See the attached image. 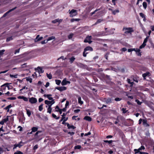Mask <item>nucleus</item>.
Returning a JSON list of instances; mask_svg holds the SVG:
<instances>
[{"mask_svg":"<svg viewBox=\"0 0 154 154\" xmlns=\"http://www.w3.org/2000/svg\"><path fill=\"white\" fill-rule=\"evenodd\" d=\"M17 74H16V75H11V74H10V77H11V78H17Z\"/></svg>","mask_w":154,"mask_h":154,"instance_id":"34","label":"nucleus"},{"mask_svg":"<svg viewBox=\"0 0 154 154\" xmlns=\"http://www.w3.org/2000/svg\"><path fill=\"white\" fill-rule=\"evenodd\" d=\"M123 31H125V34L130 33L131 34L132 32H134V30L131 27H123Z\"/></svg>","mask_w":154,"mask_h":154,"instance_id":"1","label":"nucleus"},{"mask_svg":"<svg viewBox=\"0 0 154 154\" xmlns=\"http://www.w3.org/2000/svg\"><path fill=\"white\" fill-rule=\"evenodd\" d=\"M81 148V146L80 145H77L76 146H75L74 147V149H80Z\"/></svg>","mask_w":154,"mask_h":154,"instance_id":"32","label":"nucleus"},{"mask_svg":"<svg viewBox=\"0 0 154 154\" xmlns=\"http://www.w3.org/2000/svg\"><path fill=\"white\" fill-rule=\"evenodd\" d=\"M139 14L140 16L142 18H143L145 17L144 14L142 13H140Z\"/></svg>","mask_w":154,"mask_h":154,"instance_id":"53","label":"nucleus"},{"mask_svg":"<svg viewBox=\"0 0 154 154\" xmlns=\"http://www.w3.org/2000/svg\"><path fill=\"white\" fill-rule=\"evenodd\" d=\"M14 154H23V153L19 151H17L14 153Z\"/></svg>","mask_w":154,"mask_h":154,"instance_id":"44","label":"nucleus"},{"mask_svg":"<svg viewBox=\"0 0 154 154\" xmlns=\"http://www.w3.org/2000/svg\"><path fill=\"white\" fill-rule=\"evenodd\" d=\"M91 133L90 132H89L88 133H85L84 134V135H85V136H87L88 135H91Z\"/></svg>","mask_w":154,"mask_h":154,"instance_id":"63","label":"nucleus"},{"mask_svg":"<svg viewBox=\"0 0 154 154\" xmlns=\"http://www.w3.org/2000/svg\"><path fill=\"white\" fill-rule=\"evenodd\" d=\"M26 113L29 117H30L31 115V112L29 109H26Z\"/></svg>","mask_w":154,"mask_h":154,"instance_id":"22","label":"nucleus"},{"mask_svg":"<svg viewBox=\"0 0 154 154\" xmlns=\"http://www.w3.org/2000/svg\"><path fill=\"white\" fill-rule=\"evenodd\" d=\"M134 151L135 152V154H136L139 152L140 153V152H141L139 150H138V149H134Z\"/></svg>","mask_w":154,"mask_h":154,"instance_id":"46","label":"nucleus"},{"mask_svg":"<svg viewBox=\"0 0 154 154\" xmlns=\"http://www.w3.org/2000/svg\"><path fill=\"white\" fill-rule=\"evenodd\" d=\"M38 148V145H35L33 148V149H34V150H35L36 149H37Z\"/></svg>","mask_w":154,"mask_h":154,"instance_id":"61","label":"nucleus"},{"mask_svg":"<svg viewBox=\"0 0 154 154\" xmlns=\"http://www.w3.org/2000/svg\"><path fill=\"white\" fill-rule=\"evenodd\" d=\"M45 104L48 105V106H49L51 104V102L50 101H48L47 100H45Z\"/></svg>","mask_w":154,"mask_h":154,"instance_id":"19","label":"nucleus"},{"mask_svg":"<svg viewBox=\"0 0 154 154\" xmlns=\"http://www.w3.org/2000/svg\"><path fill=\"white\" fill-rule=\"evenodd\" d=\"M70 17H73L74 16L76 15L77 14V11L74 9H72L70 12Z\"/></svg>","mask_w":154,"mask_h":154,"instance_id":"2","label":"nucleus"},{"mask_svg":"<svg viewBox=\"0 0 154 154\" xmlns=\"http://www.w3.org/2000/svg\"><path fill=\"white\" fill-rule=\"evenodd\" d=\"M119 10L118 9L116 10H113L112 12V14L113 15H115L116 13H118L119 12Z\"/></svg>","mask_w":154,"mask_h":154,"instance_id":"25","label":"nucleus"},{"mask_svg":"<svg viewBox=\"0 0 154 154\" xmlns=\"http://www.w3.org/2000/svg\"><path fill=\"white\" fill-rule=\"evenodd\" d=\"M43 104H42L39 106L38 109L39 111H41L43 110Z\"/></svg>","mask_w":154,"mask_h":154,"instance_id":"27","label":"nucleus"},{"mask_svg":"<svg viewBox=\"0 0 154 154\" xmlns=\"http://www.w3.org/2000/svg\"><path fill=\"white\" fill-rule=\"evenodd\" d=\"M55 38L54 36H51V37H49L48 39H47V40L48 41H48H50V40H53V39H54L55 40Z\"/></svg>","mask_w":154,"mask_h":154,"instance_id":"21","label":"nucleus"},{"mask_svg":"<svg viewBox=\"0 0 154 154\" xmlns=\"http://www.w3.org/2000/svg\"><path fill=\"white\" fill-rule=\"evenodd\" d=\"M80 110L79 109H75L74 110V112L75 113H78L79 112Z\"/></svg>","mask_w":154,"mask_h":154,"instance_id":"64","label":"nucleus"},{"mask_svg":"<svg viewBox=\"0 0 154 154\" xmlns=\"http://www.w3.org/2000/svg\"><path fill=\"white\" fill-rule=\"evenodd\" d=\"M62 19H57L54 20L52 21V23H55L57 22H60L62 21Z\"/></svg>","mask_w":154,"mask_h":154,"instance_id":"10","label":"nucleus"},{"mask_svg":"<svg viewBox=\"0 0 154 154\" xmlns=\"http://www.w3.org/2000/svg\"><path fill=\"white\" fill-rule=\"evenodd\" d=\"M78 103L80 104H82L83 103V101L81 100V98L80 97H79L78 98Z\"/></svg>","mask_w":154,"mask_h":154,"instance_id":"20","label":"nucleus"},{"mask_svg":"<svg viewBox=\"0 0 154 154\" xmlns=\"http://www.w3.org/2000/svg\"><path fill=\"white\" fill-rule=\"evenodd\" d=\"M26 79L27 81H29L30 83H31L32 82V79L30 77H26Z\"/></svg>","mask_w":154,"mask_h":154,"instance_id":"23","label":"nucleus"},{"mask_svg":"<svg viewBox=\"0 0 154 154\" xmlns=\"http://www.w3.org/2000/svg\"><path fill=\"white\" fill-rule=\"evenodd\" d=\"M16 99V98L15 97H9L8 98V100H14Z\"/></svg>","mask_w":154,"mask_h":154,"instance_id":"52","label":"nucleus"},{"mask_svg":"<svg viewBox=\"0 0 154 154\" xmlns=\"http://www.w3.org/2000/svg\"><path fill=\"white\" fill-rule=\"evenodd\" d=\"M122 111H123V113H126L127 111V110H126V108H122Z\"/></svg>","mask_w":154,"mask_h":154,"instance_id":"50","label":"nucleus"},{"mask_svg":"<svg viewBox=\"0 0 154 154\" xmlns=\"http://www.w3.org/2000/svg\"><path fill=\"white\" fill-rule=\"evenodd\" d=\"M143 124L145 127H149V125L147 123V121L146 119L143 120Z\"/></svg>","mask_w":154,"mask_h":154,"instance_id":"9","label":"nucleus"},{"mask_svg":"<svg viewBox=\"0 0 154 154\" xmlns=\"http://www.w3.org/2000/svg\"><path fill=\"white\" fill-rule=\"evenodd\" d=\"M143 5L145 9H146L147 7V4L146 2H144L143 3Z\"/></svg>","mask_w":154,"mask_h":154,"instance_id":"37","label":"nucleus"},{"mask_svg":"<svg viewBox=\"0 0 154 154\" xmlns=\"http://www.w3.org/2000/svg\"><path fill=\"white\" fill-rule=\"evenodd\" d=\"M99 10V9H97L95 11H94V12L91 13H90L91 15L92 16L96 12H97V11H98Z\"/></svg>","mask_w":154,"mask_h":154,"instance_id":"49","label":"nucleus"},{"mask_svg":"<svg viewBox=\"0 0 154 154\" xmlns=\"http://www.w3.org/2000/svg\"><path fill=\"white\" fill-rule=\"evenodd\" d=\"M35 69L36 71H38L39 74L43 73L44 72V71L43 70L42 68L40 66H38L37 68H35Z\"/></svg>","mask_w":154,"mask_h":154,"instance_id":"5","label":"nucleus"},{"mask_svg":"<svg viewBox=\"0 0 154 154\" xmlns=\"http://www.w3.org/2000/svg\"><path fill=\"white\" fill-rule=\"evenodd\" d=\"M149 36H147L146 37V38L144 39L143 43L145 44H146V43L147 42V41H148V39L149 38Z\"/></svg>","mask_w":154,"mask_h":154,"instance_id":"30","label":"nucleus"},{"mask_svg":"<svg viewBox=\"0 0 154 154\" xmlns=\"http://www.w3.org/2000/svg\"><path fill=\"white\" fill-rule=\"evenodd\" d=\"M23 99L24 101H27L28 100V98L24 96H23Z\"/></svg>","mask_w":154,"mask_h":154,"instance_id":"56","label":"nucleus"},{"mask_svg":"<svg viewBox=\"0 0 154 154\" xmlns=\"http://www.w3.org/2000/svg\"><path fill=\"white\" fill-rule=\"evenodd\" d=\"M52 117L54 118L55 119H58L59 118H60V117H57V116H56V115H55L54 114V113H53L52 114Z\"/></svg>","mask_w":154,"mask_h":154,"instance_id":"39","label":"nucleus"},{"mask_svg":"<svg viewBox=\"0 0 154 154\" xmlns=\"http://www.w3.org/2000/svg\"><path fill=\"white\" fill-rule=\"evenodd\" d=\"M75 59V58L74 57H72L70 59V62L71 63H72Z\"/></svg>","mask_w":154,"mask_h":154,"instance_id":"28","label":"nucleus"},{"mask_svg":"<svg viewBox=\"0 0 154 154\" xmlns=\"http://www.w3.org/2000/svg\"><path fill=\"white\" fill-rule=\"evenodd\" d=\"M55 88L61 91L64 90H65L66 89V87L64 86H62L60 87H56Z\"/></svg>","mask_w":154,"mask_h":154,"instance_id":"7","label":"nucleus"},{"mask_svg":"<svg viewBox=\"0 0 154 154\" xmlns=\"http://www.w3.org/2000/svg\"><path fill=\"white\" fill-rule=\"evenodd\" d=\"M69 102L68 101H66V103L65 104V107L66 108L67 106H68L69 105Z\"/></svg>","mask_w":154,"mask_h":154,"instance_id":"60","label":"nucleus"},{"mask_svg":"<svg viewBox=\"0 0 154 154\" xmlns=\"http://www.w3.org/2000/svg\"><path fill=\"white\" fill-rule=\"evenodd\" d=\"M103 19H98L97 21L96 22V23H95V25H96L97 24V23H100V22H101L102 21H103Z\"/></svg>","mask_w":154,"mask_h":154,"instance_id":"24","label":"nucleus"},{"mask_svg":"<svg viewBox=\"0 0 154 154\" xmlns=\"http://www.w3.org/2000/svg\"><path fill=\"white\" fill-rule=\"evenodd\" d=\"M86 38L88 40H91L92 39V37L91 36H88Z\"/></svg>","mask_w":154,"mask_h":154,"instance_id":"55","label":"nucleus"},{"mask_svg":"<svg viewBox=\"0 0 154 154\" xmlns=\"http://www.w3.org/2000/svg\"><path fill=\"white\" fill-rule=\"evenodd\" d=\"M135 101L137 103V104L139 105H140L142 103V102H140L139 100H135Z\"/></svg>","mask_w":154,"mask_h":154,"instance_id":"45","label":"nucleus"},{"mask_svg":"<svg viewBox=\"0 0 154 154\" xmlns=\"http://www.w3.org/2000/svg\"><path fill=\"white\" fill-rule=\"evenodd\" d=\"M121 100V98H116L115 99V100L116 101H119Z\"/></svg>","mask_w":154,"mask_h":154,"instance_id":"57","label":"nucleus"},{"mask_svg":"<svg viewBox=\"0 0 154 154\" xmlns=\"http://www.w3.org/2000/svg\"><path fill=\"white\" fill-rule=\"evenodd\" d=\"M150 74L149 72H146L145 73H144L142 75V76L143 77V79H146V77L147 76H149V74Z\"/></svg>","mask_w":154,"mask_h":154,"instance_id":"12","label":"nucleus"},{"mask_svg":"<svg viewBox=\"0 0 154 154\" xmlns=\"http://www.w3.org/2000/svg\"><path fill=\"white\" fill-rule=\"evenodd\" d=\"M62 59L63 60H64L65 59H66V58H64V57L63 56H62L60 57L59 58H58L57 60H59L60 59Z\"/></svg>","mask_w":154,"mask_h":154,"instance_id":"54","label":"nucleus"},{"mask_svg":"<svg viewBox=\"0 0 154 154\" xmlns=\"http://www.w3.org/2000/svg\"><path fill=\"white\" fill-rule=\"evenodd\" d=\"M23 145V143L22 141H20L18 144H15L14 145V147L13 148V149H16L17 147H18L19 148L21 147V146Z\"/></svg>","mask_w":154,"mask_h":154,"instance_id":"4","label":"nucleus"},{"mask_svg":"<svg viewBox=\"0 0 154 154\" xmlns=\"http://www.w3.org/2000/svg\"><path fill=\"white\" fill-rule=\"evenodd\" d=\"M5 51V50H2L0 51V57H1V56L3 54L4 52Z\"/></svg>","mask_w":154,"mask_h":154,"instance_id":"41","label":"nucleus"},{"mask_svg":"<svg viewBox=\"0 0 154 154\" xmlns=\"http://www.w3.org/2000/svg\"><path fill=\"white\" fill-rule=\"evenodd\" d=\"M103 35V32H99L97 33V35H96V36H102Z\"/></svg>","mask_w":154,"mask_h":154,"instance_id":"26","label":"nucleus"},{"mask_svg":"<svg viewBox=\"0 0 154 154\" xmlns=\"http://www.w3.org/2000/svg\"><path fill=\"white\" fill-rule=\"evenodd\" d=\"M73 35H74V34H73V33H70V34L69 35H68V38H69V39H71V38H72V37H73Z\"/></svg>","mask_w":154,"mask_h":154,"instance_id":"31","label":"nucleus"},{"mask_svg":"<svg viewBox=\"0 0 154 154\" xmlns=\"http://www.w3.org/2000/svg\"><path fill=\"white\" fill-rule=\"evenodd\" d=\"M3 152V149L0 147V154H1Z\"/></svg>","mask_w":154,"mask_h":154,"instance_id":"62","label":"nucleus"},{"mask_svg":"<svg viewBox=\"0 0 154 154\" xmlns=\"http://www.w3.org/2000/svg\"><path fill=\"white\" fill-rule=\"evenodd\" d=\"M84 120H85L89 122H90L91 121L92 119L91 117L88 116H85L84 118Z\"/></svg>","mask_w":154,"mask_h":154,"instance_id":"14","label":"nucleus"},{"mask_svg":"<svg viewBox=\"0 0 154 154\" xmlns=\"http://www.w3.org/2000/svg\"><path fill=\"white\" fill-rule=\"evenodd\" d=\"M20 50V48H19L17 50H16L15 51L14 54H16L17 53H18L19 52Z\"/></svg>","mask_w":154,"mask_h":154,"instance_id":"58","label":"nucleus"},{"mask_svg":"<svg viewBox=\"0 0 154 154\" xmlns=\"http://www.w3.org/2000/svg\"><path fill=\"white\" fill-rule=\"evenodd\" d=\"M146 44H145L143 43L142 44L140 45V49H141V48H144L145 47V46L146 45Z\"/></svg>","mask_w":154,"mask_h":154,"instance_id":"43","label":"nucleus"},{"mask_svg":"<svg viewBox=\"0 0 154 154\" xmlns=\"http://www.w3.org/2000/svg\"><path fill=\"white\" fill-rule=\"evenodd\" d=\"M13 39V38L12 36L8 37V38H7L6 39V42H8L10 41V40H12Z\"/></svg>","mask_w":154,"mask_h":154,"instance_id":"33","label":"nucleus"},{"mask_svg":"<svg viewBox=\"0 0 154 154\" xmlns=\"http://www.w3.org/2000/svg\"><path fill=\"white\" fill-rule=\"evenodd\" d=\"M17 8V7H15L12 9H11L9 11L7 12L6 13H5L3 16L2 17H5L6 16L9 14L10 12L14 11Z\"/></svg>","mask_w":154,"mask_h":154,"instance_id":"8","label":"nucleus"},{"mask_svg":"<svg viewBox=\"0 0 154 154\" xmlns=\"http://www.w3.org/2000/svg\"><path fill=\"white\" fill-rule=\"evenodd\" d=\"M85 51H92L93 50V48L90 46H88L86 47L84 49Z\"/></svg>","mask_w":154,"mask_h":154,"instance_id":"11","label":"nucleus"},{"mask_svg":"<svg viewBox=\"0 0 154 154\" xmlns=\"http://www.w3.org/2000/svg\"><path fill=\"white\" fill-rule=\"evenodd\" d=\"M145 149V147L143 146H142L140 148H139L138 149V150L140 151L142 150H144Z\"/></svg>","mask_w":154,"mask_h":154,"instance_id":"42","label":"nucleus"},{"mask_svg":"<svg viewBox=\"0 0 154 154\" xmlns=\"http://www.w3.org/2000/svg\"><path fill=\"white\" fill-rule=\"evenodd\" d=\"M40 35H38L35 38V42H38L41 40H42L43 38L42 37H39Z\"/></svg>","mask_w":154,"mask_h":154,"instance_id":"6","label":"nucleus"},{"mask_svg":"<svg viewBox=\"0 0 154 154\" xmlns=\"http://www.w3.org/2000/svg\"><path fill=\"white\" fill-rule=\"evenodd\" d=\"M51 110L52 108H51V105H50L49 106L48 108L47 112L50 114L51 113Z\"/></svg>","mask_w":154,"mask_h":154,"instance_id":"17","label":"nucleus"},{"mask_svg":"<svg viewBox=\"0 0 154 154\" xmlns=\"http://www.w3.org/2000/svg\"><path fill=\"white\" fill-rule=\"evenodd\" d=\"M12 107V105L11 104H10L8 106H7V107H5L4 109H5L6 110H7V112H9V109L11 107Z\"/></svg>","mask_w":154,"mask_h":154,"instance_id":"15","label":"nucleus"},{"mask_svg":"<svg viewBox=\"0 0 154 154\" xmlns=\"http://www.w3.org/2000/svg\"><path fill=\"white\" fill-rule=\"evenodd\" d=\"M80 20L79 19H72L71 20V21L72 22H73L74 21H79Z\"/></svg>","mask_w":154,"mask_h":154,"instance_id":"36","label":"nucleus"},{"mask_svg":"<svg viewBox=\"0 0 154 154\" xmlns=\"http://www.w3.org/2000/svg\"><path fill=\"white\" fill-rule=\"evenodd\" d=\"M55 82L58 85H59L61 82V81L59 80H56Z\"/></svg>","mask_w":154,"mask_h":154,"instance_id":"38","label":"nucleus"},{"mask_svg":"<svg viewBox=\"0 0 154 154\" xmlns=\"http://www.w3.org/2000/svg\"><path fill=\"white\" fill-rule=\"evenodd\" d=\"M113 141L112 140H104V142L105 143H108L109 144L111 143Z\"/></svg>","mask_w":154,"mask_h":154,"instance_id":"35","label":"nucleus"},{"mask_svg":"<svg viewBox=\"0 0 154 154\" xmlns=\"http://www.w3.org/2000/svg\"><path fill=\"white\" fill-rule=\"evenodd\" d=\"M86 51H85L84 50L83 53V56L84 57H86L87 55V54H88V52L85 53Z\"/></svg>","mask_w":154,"mask_h":154,"instance_id":"47","label":"nucleus"},{"mask_svg":"<svg viewBox=\"0 0 154 154\" xmlns=\"http://www.w3.org/2000/svg\"><path fill=\"white\" fill-rule=\"evenodd\" d=\"M9 117V116H7V117L5 118V119H4L2 120L5 122H6L8 120V117Z\"/></svg>","mask_w":154,"mask_h":154,"instance_id":"40","label":"nucleus"},{"mask_svg":"<svg viewBox=\"0 0 154 154\" xmlns=\"http://www.w3.org/2000/svg\"><path fill=\"white\" fill-rule=\"evenodd\" d=\"M66 79H64L61 82V85H66Z\"/></svg>","mask_w":154,"mask_h":154,"instance_id":"16","label":"nucleus"},{"mask_svg":"<svg viewBox=\"0 0 154 154\" xmlns=\"http://www.w3.org/2000/svg\"><path fill=\"white\" fill-rule=\"evenodd\" d=\"M67 126L68 127V128L69 129L70 128H72V129H74L75 128V127L73 125H70L68 123H66Z\"/></svg>","mask_w":154,"mask_h":154,"instance_id":"13","label":"nucleus"},{"mask_svg":"<svg viewBox=\"0 0 154 154\" xmlns=\"http://www.w3.org/2000/svg\"><path fill=\"white\" fill-rule=\"evenodd\" d=\"M48 42L47 40L46 41V40H44V41H42L41 42V43L42 44H45L47 43Z\"/></svg>","mask_w":154,"mask_h":154,"instance_id":"51","label":"nucleus"},{"mask_svg":"<svg viewBox=\"0 0 154 154\" xmlns=\"http://www.w3.org/2000/svg\"><path fill=\"white\" fill-rule=\"evenodd\" d=\"M46 74L47 77L49 79H52V75L51 73L48 74V73H47Z\"/></svg>","mask_w":154,"mask_h":154,"instance_id":"29","label":"nucleus"},{"mask_svg":"<svg viewBox=\"0 0 154 154\" xmlns=\"http://www.w3.org/2000/svg\"><path fill=\"white\" fill-rule=\"evenodd\" d=\"M51 100V101H50L51 102V104L50 105H51V106L52 105H53V104H54L55 103V102L54 100L52 99V100Z\"/></svg>","mask_w":154,"mask_h":154,"instance_id":"59","label":"nucleus"},{"mask_svg":"<svg viewBox=\"0 0 154 154\" xmlns=\"http://www.w3.org/2000/svg\"><path fill=\"white\" fill-rule=\"evenodd\" d=\"M38 128L36 127H33L31 128V130L32 131V132H35L37 131H38Z\"/></svg>","mask_w":154,"mask_h":154,"instance_id":"18","label":"nucleus"},{"mask_svg":"<svg viewBox=\"0 0 154 154\" xmlns=\"http://www.w3.org/2000/svg\"><path fill=\"white\" fill-rule=\"evenodd\" d=\"M29 101L31 104H34L36 103L37 102V100L35 98L32 97L29 98Z\"/></svg>","mask_w":154,"mask_h":154,"instance_id":"3","label":"nucleus"},{"mask_svg":"<svg viewBox=\"0 0 154 154\" xmlns=\"http://www.w3.org/2000/svg\"><path fill=\"white\" fill-rule=\"evenodd\" d=\"M41 132V131H37L35 133V138H36V136L37 135L39 134V133H40Z\"/></svg>","mask_w":154,"mask_h":154,"instance_id":"48","label":"nucleus"}]
</instances>
